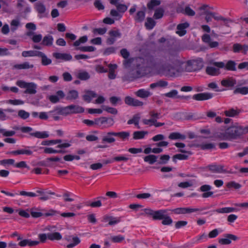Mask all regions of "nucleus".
Returning <instances> with one entry per match:
<instances>
[{
	"instance_id": "nucleus-40",
	"label": "nucleus",
	"mask_w": 248,
	"mask_h": 248,
	"mask_svg": "<svg viewBox=\"0 0 248 248\" xmlns=\"http://www.w3.org/2000/svg\"><path fill=\"white\" fill-rule=\"evenodd\" d=\"M194 240L195 243H200L206 241L208 240V236L205 233H203L201 235L197 236L194 238Z\"/></svg>"
},
{
	"instance_id": "nucleus-48",
	"label": "nucleus",
	"mask_w": 248,
	"mask_h": 248,
	"mask_svg": "<svg viewBox=\"0 0 248 248\" xmlns=\"http://www.w3.org/2000/svg\"><path fill=\"white\" fill-rule=\"evenodd\" d=\"M164 11L161 8H159L155 10L154 17L155 19H158L162 17L164 15Z\"/></svg>"
},
{
	"instance_id": "nucleus-43",
	"label": "nucleus",
	"mask_w": 248,
	"mask_h": 248,
	"mask_svg": "<svg viewBox=\"0 0 248 248\" xmlns=\"http://www.w3.org/2000/svg\"><path fill=\"white\" fill-rule=\"evenodd\" d=\"M155 22L153 18L151 17L147 18L146 22L145 23V26L146 29L151 30L155 27Z\"/></svg>"
},
{
	"instance_id": "nucleus-16",
	"label": "nucleus",
	"mask_w": 248,
	"mask_h": 248,
	"mask_svg": "<svg viewBox=\"0 0 248 248\" xmlns=\"http://www.w3.org/2000/svg\"><path fill=\"white\" fill-rule=\"evenodd\" d=\"M53 56L56 59L61 60L65 61H70L72 58V57L71 55L67 53L56 52L53 54Z\"/></svg>"
},
{
	"instance_id": "nucleus-55",
	"label": "nucleus",
	"mask_w": 248,
	"mask_h": 248,
	"mask_svg": "<svg viewBox=\"0 0 248 248\" xmlns=\"http://www.w3.org/2000/svg\"><path fill=\"white\" fill-rule=\"evenodd\" d=\"M124 239V237L122 235L112 236L110 237V240L114 243H120Z\"/></svg>"
},
{
	"instance_id": "nucleus-9",
	"label": "nucleus",
	"mask_w": 248,
	"mask_h": 248,
	"mask_svg": "<svg viewBox=\"0 0 248 248\" xmlns=\"http://www.w3.org/2000/svg\"><path fill=\"white\" fill-rule=\"evenodd\" d=\"M212 173H220L225 172L224 166L221 165H217V164H212L206 167Z\"/></svg>"
},
{
	"instance_id": "nucleus-53",
	"label": "nucleus",
	"mask_w": 248,
	"mask_h": 248,
	"mask_svg": "<svg viewBox=\"0 0 248 248\" xmlns=\"http://www.w3.org/2000/svg\"><path fill=\"white\" fill-rule=\"evenodd\" d=\"M116 9L122 15L127 10L128 7L124 4H118L116 6Z\"/></svg>"
},
{
	"instance_id": "nucleus-64",
	"label": "nucleus",
	"mask_w": 248,
	"mask_h": 248,
	"mask_svg": "<svg viewBox=\"0 0 248 248\" xmlns=\"http://www.w3.org/2000/svg\"><path fill=\"white\" fill-rule=\"evenodd\" d=\"M115 51L116 48L113 46H110L105 49L103 51V54L105 55H108L115 53Z\"/></svg>"
},
{
	"instance_id": "nucleus-20",
	"label": "nucleus",
	"mask_w": 248,
	"mask_h": 248,
	"mask_svg": "<svg viewBox=\"0 0 248 248\" xmlns=\"http://www.w3.org/2000/svg\"><path fill=\"white\" fill-rule=\"evenodd\" d=\"M96 96V94L92 91H86L83 95V99L88 103H90L93 98Z\"/></svg>"
},
{
	"instance_id": "nucleus-37",
	"label": "nucleus",
	"mask_w": 248,
	"mask_h": 248,
	"mask_svg": "<svg viewBox=\"0 0 248 248\" xmlns=\"http://www.w3.org/2000/svg\"><path fill=\"white\" fill-rule=\"evenodd\" d=\"M234 94L246 95L248 94V87H237L233 91Z\"/></svg>"
},
{
	"instance_id": "nucleus-28",
	"label": "nucleus",
	"mask_w": 248,
	"mask_h": 248,
	"mask_svg": "<svg viewBox=\"0 0 248 248\" xmlns=\"http://www.w3.org/2000/svg\"><path fill=\"white\" fill-rule=\"evenodd\" d=\"M69 106L71 114L82 113L84 111V108L78 105H72Z\"/></svg>"
},
{
	"instance_id": "nucleus-35",
	"label": "nucleus",
	"mask_w": 248,
	"mask_h": 248,
	"mask_svg": "<svg viewBox=\"0 0 248 248\" xmlns=\"http://www.w3.org/2000/svg\"><path fill=\"white\" fill-rule=\"evenodd\" d=\"M236 210L235 208L230 207H223L221 208L217 209L215 210L217 213H230L235 211Z\"/></svg>"
},
{
	"instance_id": "nucleus-51",
	"label": "nucleus",
	"mask_w": 248,
	"mask_h": 248,
	"mask_svg": "<svg viewBox=\"0 0 248 248\" xmlns=\"http://www.w3.org/2000/svg\"><path fill=\"white\" fill-rule=\"evenodd\" d=\"M145 18V12L143 11L137 12L135 19L138 22L142 21Z\"/></svg>"
},
{
	"instance_id": "nucleus-1",
	"label": "nucleus",
	"mask_w": 248,
	"mask_h": 248,
	"mask_svg": "<svg viewBox=\"0 0 248 248\" xmlns=\"http://www.w3.org/2000/svg\"><path fill=\"white\" fill-rule=\"evenodd\" d=\"M176 58V53L170 52L158 57H149L147 62L150 72L154 75L176 77L185 72L200 70L203 66L201 58L180 62L175 60Z\"/></svg>"
},
{
	"instance_id": "nucleus-8",
	"label": "nucleus",
	"mask_w": 248,
	"mask_h": 248,
	"mask_svg": "<svg viewBox=\"0 0 248 248\" xmlns=\"http://www.w3.org/2000/svg\"><path fill=\"white\" fill-rule=\"evenodd\" d=\"M122 217H114L110 216H105L103 218V221L104 222H108L109 226L115 225L121 222Z\"/></svg>"
},
{
	"instance_id": "nucleus-14",
	"label": "nucleus",
	"mask_w": 248,
	"mask_h": 248,
	"mask_svg": "<svg viewBox=\"0 0 248 248\" xmlns=\"http://www.w3.org/2000/svg\"><path fill=\"white\" fill-rule=\"evenodd\" d=\"M44 192L43 190L39 188H36L34 189V191L32 192V197H39V199L43 200L46 201L49 199V197L47 195H45L43 194Z\"/></svg>"
},
{
	"instance_id": "nucleus-12",
	"label": "nucleus",
	"mask_w": 248,
	"mask_h": 248,
	"mask_svg": "<svg viewBox=\"0 0 248 248\" xmlns=\"http://www.w3.org/2000/svg\"><path fill=\"white\" fill-rule=\"evenodd\" d=\"M232 49L234 53L242 52L244 54H246L248 51V45H242L239 43H236L233 45Z\"/></svg>"
},
{
	"instance_id": "nucleus-36",
	"label": "nucleus",
	"mask_w": 248,
	"mask_h": 248,
	"mask_svg": "<svg viewBox=\"0 0 248 248\" xmlns=\"http://www.w3.org/2000/svg\"><path fill=\"white\" fill-rule=\"evenodd\" d=\"M110 15L113 17L115 20H119L123 17V15L117 9H111L110 12Z\"/></svg>"
},
{
	"instance_id": "nucleus-5",
	"label": "nucleus",
	"mask_w": 248,
	"mask_h": 248,
	"mask_svg": "<svg viewBox=\"0 0 248 248\" xmlns=\"http://www.w3.org/2000/svg\"><path fill=\"white\" fill-rule=\"evenodd\" d=\"M34 9L37 13L38 16L40 18L47 16L48 12L45 5L41 2H37L34 4Z\"/></svg>"
},
{
	"instance_id": "nucleus-47",
	"label": "nucleus",
	"mask_w": 248,
	"mask_h": 248,
	"mask_svg": "<svg viewBox=\"0 0 248 248\" xmlns=\"http://www.w3.org/2000/svg\"><path fill=\"white\" fill-rule=\"evenodd\" d=\"M78 78L82 80H86L90 78V76L89 74L85 71L81 72L78 73L77 75Z\"/></svg>"
},
{
	"instance_id": "nucleus-21",
	"label": "nucleus",
	"mask_w": 248,
	"mask_h": 248,
	"mask_svg": "<svg viewBox=\"0 0 248 248\" xmlns=\"http://www.w3.org/2000/svg\"><path fill=\"white\" fill-rule=\"evenodd\" d=\"M148 134V132L146 131H135L133 134V139L135 140L143 139Z\"/></svg>"
},
{
	"instance_id": "nucleus-29",
	"label": "nucleus",
	"mask_w": 248,
	"mask_h": 248,
	"mask_svg": "<svg viewBox=\"0 0 248 248\" xmlns=\"http://www.w3.org/2000/svg\"><path fill=\"white\" fill-rule=\"evenodd\" d=\"M32 136L39 139H45L49 137V133L47 131H35L32 132Z\"/></svg>"
},
{
	"instance_id": "nucleus-15",
	"label": "nucleus",
	"mask_w": 248,
	"mask_h": 248,
	"mask_svg": "<svg viewBox=\"0 0 248 248\" xmlns=\"http://www.w3.org/2000/svg\"><path fill=\"white\" fill-rule=\"evenodd\" d=\"M189 24L187 22L179 24L177 27L176 33L180 36H182L186 33V29L188 27Z\"/></svg>"
},
{
	"instance_id": "nucleus-17",
	"label": "nucleus",
	"mask_w": 248,
	"mask_h": 248,
	"mask_svg": "<svg viewBox=\"0 0 248 248\" xmlns=\"http://www.w3.org/2000/svg\"><path fill=\"white\" fill-rule=\"evenodd\" d=\"M236 83V80L232 77L225 78L221 81V85L225 87H232Z\"/></svg>"
},
{
	"instance_id": "nucleus-25",
	"label": "nucleus",
	"mask_w": 248,
	"mask_h": 248,
	"mask_svg": "<svg viewBox=\"0 0 248 248\" xmlns=\"http://www.w3.org/2000/svg\"><path fill=\"white\" fill-rule=\"evenodd\" d=\"M176 11L177 13H183L188 16H194L195 15V12L189 6H186L185 9L178 8Z\"/></svg>"
},
{
	"instance_id": "nucleus-44",
	"label": "nucleus",
	"mask_w": 248,
	"mask_h": 248,
	"mask_svg": "<svg viewBox=\"0 0 248 248\" xmlns=\"http://www.w3.org/2000/svg\"><path fill=\"white\" fill-rule=\"evenodd\" d=\"M14 68L21 70L29 69L30 67V63L28 62H25L21 64H15L13 66Z\"/></svg>"
},
{
	"instance_id": "nucleus-31",
	"label": "nucleus",
	"mask_w": 248,
	"mask_h": 248,
	"mask_svg": "<svg viewBox=\"0 0 248 248\" xmlns=\"http://www.w3.org/2000/svg\"><path fill=\"white\" fill-rule=\"evenodd\" d=\"M47 238L51 241L60 240L62 239V235L58 232L47 233Z\"/></svg>"
},
{
	"instance_id": "nucleus-41",
	"label": "nucleus",
	"mask_w": 248,
	"mask_h": 248,
	"mask_svg": "<svg viewBox=\"0 0 248 248\" xmlns=\"http://www.w3.org/2000/svg\"><path fill=\"white\" fill-rule=\"evenodd\" d=\"M32 116L34 117H39L42 120H47L48 119V115L47 112H41L40 113L34 112L32 113Z\"/></svg>"
},
{
	"instance_id": "nucleus-33",
	"label": "nucleus",
	"mask_w": 248,
	"mask_h": 248,
	"mask_svg": "<svg viewBox=\"0 0 248 248\" xmlns=\"http://www.w3.org/2000/svg\"><path fill=\"white\" fill-rule=\"evenodd\" d=\"M226 186L229 189L233 188L236 190L239 189L242 187L241 184L234 181H232L228 182L226 184Z\"/></svg>"
},
{
	"instance_id": "nucleus-42",
	"label": "nucleus",
	"mask_w": 248,
	"mask_h": 248,
	"mask_svg": "<svg viewBox=\"0 0 248 248\" xmlns=\"http://www.w3.org/2000/svg\"><path fill=\"white\" fill-rule=\"evenodd\" d=\"M78 97V93L76 90L70 91L66 96L67 100H74L77 99Z\"/></svg>"
},
{
	"instance_id": "nucleus-4",
	"label": "nucleus",
	"mask_w": 248,
	"mask_h": 248,
	"mask_svg": "<svg viewBox=\"0 0 248 248\" xmlns=\"http://www.w3.org/2000/svg\"><path fill=\"white\" fill-rule=\"evenodd\" d=\"M114 124L113 119L102 117L97 118V127L100 128H107L111 127Z\"/></svg>"
},
{
	"instance_id": "nucleus-10",
	"label": "nucleus",
	"mask_w": 248,
	"mask_h": 248,
	"mask_svg": "<svg viewBox=\"0 0 248 248\" xmlns=\"http://www.w3.org/2000/svg\"><path fill=\"white\" fill-rule=\"evenodd\" d=\"M213 96V94L211 93H202L193 95L192 98L197 101H204L211 99Z\"/></svg>"
},
{
	"instance_id": "nucleus-63",
	"label": "nucleus",
	"mask_w": 248,
	"mask_h": 248,
	"mask_svg": "<svg viewBox=\"0 0 248 248\" xmlns=\"http://www.w3.org/2000/svg\"><path fill=\"white\" fill-rule=\"evenodd\" d=\"M160 4V1L158 0H151L147 4L149 9H153L154 7Z\"/></svg>"
},
{
	"instance_id": "nucleus-49",
	"label": "nucleus",
	"mask_w": 248,
	"mask_h": 248,
	"mask_svg": "<svg viewBox=\"0 0 248 248\" xmlns=\"http://www.w3.org/2000/svg\"><path fill=\"white\" fill-rule=\"evenodd\" d=\"M140 119V115L136 114L134 115L131 119H130L128 121L127 124H134L136 125H138L139 124Z\"/></svg>"
},
{
	"instance_id": "nucleus-45",
	"label": "nucleus",
	"mask_w": 248,
	"mask_h": 248,
	"mask_svg": "<svg viewBox=\"0 0 248 248\" xmlns=\"http://www.w3.org/2000/svg\"><path fill=\"white\" fill-rule=\"evenodd\" d=\"M222 230L220 229H215L209 232L208 235V238H214L216 237L220 232H222Z\"/></svg>"
},
{
	"instance_id": "nucleus-39",
	"label": "nucleus",
	"mask_w": 248,
	"mask_h": 248,
	"mask_svg": "<svg viewBox=\"0 0 248 248\" xmlns=\"http://www.w3.org/2000/svg\"><path fill=\"white\" fill-rule=\"evenodd\" d=\"M224 67L227 70L235 71L236 70V63L234 61H229L225 64Z\"/></svg>"
},
{
	"instance_id": "nucleus-54",
	"label": "nucleus",
	"mask_w": 248,
	"mask_h": 248,
	"mask_svg": "<svg viewBox=\"0 0 248 248\" xmlns=\"http://www.w3.org/2000/svg\"><path fill=\"white\" fill-rule=\"evenodd\" d=\"M15 161L13 159H7L0 160V164L5 166L6 165H14Z\"/></svg>"
},
{
	"instance_id": "nucleus-30",
	"label": "nucleus",
	"mask_w": 248,
	"mask_h": 248,
	"mask_svg": "<svg viewBox=\"0 0 248 248\" xmlns=\"http://www.w3.org/2000/svg\"><path fill=\"white\" fill-rule=\"evenodd\" d=\"M8 154H11L14 155H29L31 154V152L29 150L27 149H20L16 151H13L7 153Z\"/></svg>"
},
{
	"instance_id": "nucleus-27",
	"label": "nucleus",
	"mask_w": 248,
	"mask_h": 248,
	"mask_svg": "<svg viewBox=\"0 0 248 248\" xmlns=\"http://www.w3.org/2000/svg\"><path fill=\"white\" fill-rule=\"evenodd\" d=\"M114 136L118 137L122 140L124 141L128 140L130 133L128 131H122L120 132H115Z\"/></svg>"
},
{
	"instance_id": "nucleus-52",
	"label": "nucleus",
	"mask_w": 248,
	"mask_h": 248,
	"mask_svg": "<svg viewBox=\"0 0 248 248\" xmlns=\"http://www.w3.org/2000/svg\"><path fill=\"white\" fill-rule=\"evenodd\" d=\"M88 40V38L87 36H83L79 38L78 40L76 41L73 45L75 46H79L81 44H83L86 42Z\"/></svg>"
},
{
	"instance_id": "nucleus-22",
	"label": "nucleus",
	"mask_w": 248,
	"mask_h": 248,
	"mask_svg": "<svg viewBox=\"0 0 248 248\" xmlns=\"http://www.w3.org/2000/svg\"><path fill=\"white\" fill-rule=\"evenodd\" d=\"M16 84L21 88H26V93H31V83H27L22 80L17 81Z\"/></svg>"
},
{
	"instance_id": "nucleus-32",
	"label": "nucleus",
	"mask_w": 248,
	"mask_h": 248,
	"mask_svg": "<svg viewBox=\"0 0 248 248\" xmlns=\"http://www.w3.org/2000/svg\"><path fill=\"white\" fill-rule=\"evenodd\" d=\"M157 159V156L154 155H149L144 156L143 160L144 162L148 163L150 164H154Z\"/></svg>"
},
{
	"instance_id": "nucleus-2",
	"label": "nucleus",
	"mask_w": 248,
	"mask_h": 248,
	"mask_svg": "<svg viewBox=\"0 0 248 248\" xmlns=\"http://www.w3.org/2000/svg\"><path fill=\"white\" fill-rule=\"evenodd\" d=\"M240 129V126L228 128L223 135L222 140H231L237 139L242 135Z\"/></svg>"
},
{
	"instance_id": "nucleus-7",
	"label": "nucleus",
	"mask_w": 248,
	"mask_h": 248,
	"mask_svg": "<svg viewBox=\"0 0 248 248\" xmlns=\"http://www.w3.org/2000/svg\"><path fill=\"white\" fill-rule=\"evenodd\" d=\"M212 186L209 185H204L200 187V191L203 192L202 196L203 198H207L212 197L214 192L211 191Z\"/></svg>"
},
{
	"instance_id": "nucleus-57",
	"label": "nucleus",
	"mask_w": 248,
	"mask_h": 248,
	"mask_svg": "<svg viewBox=\"0 0 248 248\" xmlns=\"http://www.w3.org/2000/svg\"><path fill=\"white\" fill-rule=\"evenodd\" d=\"M41 58V62L43 65H48L51 64L52 62L51 59L48 58L45 54L43 55Z\"/></svg>"
},
{
	"instance_id": "nucleus-60",
	"label": "nucleus",
	"mask_w": 248,
	"mask_h": 248,
	"mask_svg": "<svg viewBox=\"0 0 248 248\" xmlns=\"http://www.w3.org/2000/svg\"><path fill=\"white\" fill-rule=\"evenodd\" d=\"M80 241L79 239L77 237H74L72 238V243H70L67 245V248H73L80 243Z\"/></svg>"
},
{
	"instance_id": "nucleus-24",
	"label": "nucleus",
	"mask_w": 248,
	"mask_h": 248,
	"mask_svg": "<svg viewBox=\"0 0 248 248\" xmlns=\"http://www.w3.org/2000/svg\"><path fill=\"white\" fill-rule=\"evenodd\" d=\"M54 39L52 36L46 35L42 39L41 44L45 46H51L53 44Z\"/></svg>"
},
{
	"instance_id": "nucleus-13",
	"label": "nucleus",
	"mask_w": 248,
	"mask_h": 248,
	"mask_svg": "<svg viewBox=\"0 0 248 248\" xmlns=\"http://www.w3.org/2000/svg\"><path fill=\"white\" fill-rule=\"evenodd\" d=\"M65 94L63 91H58L55 95H51L48 96L49 100L52 103L58 102L60 99L64 98Z\"/></svg>"
},
{
	"instance_id": "nucleus-38",
	"label": "nucleus",
	"mask_w": 248,
	"mask_h": 248,
	"mask_svg": "<svg viewBox=\"0 0 248 248\" xmlns=\"http://www.w3.org/2000/svg\"><path fill=\"white\" fill-rule=\"evenodd\" d=\"M45 209L32 208V217H39L44 216Z\"/></svg>"
},
{
	"instance_id": "nucleus-50",
	"label": "nucleus",
	"mask_w": 248,
	"mask_h": 248,
	"mask_svg": "<svg viewBox=\"0 0 248 248\" xmlns=\"http://www.w3.org/2000/svg\"><path fill=\"white\" fill-rule=\"evenodd\" d=\"M83 123L87 126L97 127V119L94 120L85 119L83 121Z\"/></svg>"
},
{
	"instance_id": "nucleus-58",
	"label": "nucleus",
	"mask_w": 248,
	"mask_h": 248,
	"mask_svg": "<svg viewBox=\"0 0 248 248\" xmlns=\"http://www.w3.org/2000/svg\"><path fill=\"white\" fill-rule=\"evenodd\" d=\"M178 186L182 188H186L193 186V182L192 181L181 182L178 184Z\"/></svg>"
},
{
	"instance_id": "nucleus-56",
	"label": "nucleus",
	"mask_w": 248,
	"mask_h": 248,
	"mask_svg": "<svg viewBox=\"0 0 248 248\" xmlns=\"http://www.w3.org/2000/svg\"><path fill=\"white\" fill-rule=\"evenodd\" d=\"M162 219V224L164 225H170L172 223V219L167 215V213Z\"/></svg>"
},
{
	"instance_id": "nucleus-26",
	"label": "nucleus",
	"mask_w": 248,
	"mask_h": 248,
	"mask_svg": "<svg viewBox=\"0 0 248 248\" xmlns=\"http://www.w3.org/2000/svg\"><path fill=\"white\" fill-rule=\"evenodd\" d=\"M169 138L171 140H184L186 139V136L184 134H181L179 132H172L169 135Z\"/></svg>"
},
{
	"instance_id": "nucleus-19",
	"label": "nucleus",
	"mask_w": 248,
	"mask_h": 248,
	"mask_svg": "<svg viewBox=\"0 0 248 248\" xmlns=\"http://www.w3.org/2000/svg\"><path fill=\"white\" fill-rule=\"evenodd\" d=\"M135 95L140 98H145L151 95V92L144 89H141L135 93Z\"/></svg>"
},
{
	"instance_id": "nucleus-62",
	"label": "nucleus",
	"mask_w": 248,
	"mask_h": 248,
	"mask_svg": "<svg viewBox=\"0 0 248 248\" xmlns=\"http://www.w3.org/2000/svg\"><path fill=\"white\" fill-rule=\"evenodd\" d=\"M42 40V35L41 34L32 33V41L34 43H39Z\"/></svg>"
},
{
	"instance_id": "nucleus-61",
	"label": "nucleus",
	"mask_w": 248,
	"mask_h": 248,
	"mask_svg": "<svg viewBox=\"0 0 248 248\" xmlns=\"http://www.w3.org/2000/svg\"><path fill=\"white\" fill-rule=\"evenodd\" d=\"M103 109L107 112L112 114H117L118 111L116 108H114L109 107L108 106H104Z\"/></svg>"
},
{
	"instance_id": "nucleus-34",
	"label": "nucleus",
	"mask_w": 248,
	"mask_h": 248,
	"mask_svg": "<svg viewBox=\"0 0 248 248\" xmlns=\"http://www.w3.org/2000/svg\"><path fill=\"white\" fill-rule=\"evenodd\" d=\"M240 110L238 109L231 108L224 111V114L228 117H234L238 115Z\"/></svg>"
},
{
	"instance_id": "nucleus-3",
	"label": "nucleus",
	"mask_w": 248,
	"mask_h": 248,
	"mask_svg": "<svg viewBox=\"0 0 248 248\" xmlns=\"http://www.w3.org/2000/svg\"><path fill=\"white\" fill-rule=\"evenodd\" d=\"M213 66H207L206 68V73L210 76H216L220 74L219 68H224L225 63L223 62H215Z\"/></svg>"
},
{
	"instance_id": "nucleus-46",
	"label": "nucleus",
	"mask_w": 248,
	"mask_h": 248,
	"mask_svg": "<svg viewBox=\"0 0 248 248\" xmlns=\"http://www.w3.org/2000/svg\"><path fill=\"white\" fill-rule=\"evenodd\" d=\"M58 113L59 114L62 115H67L68 114H71L69 106H67L66 107L64 108H58L57 109Z\"/></svg>"
},
{
	"instance_id": "nucleus-59",
	"label": "nucleus",
	"mask_w": 248,
	"mask_h": 248,
	"mask_svg": "<svg viewBox=\"0 0 248 248\" xmlns=\"http://www.w3.org/2000/svg\"><path fill=\"white\" fill-rule=\"evenodd\" d=\"M188 158V155L184 154H176L173 156V160L174 162L176 161L177 159L178 160H186Z\"/></svg>"
},
{
	"instance_id": "nucleus-11",
	"label": "nucleus",
	"mask_w": 248,
	"mask_h": 248,
	"mask_svg": "<svg viewBox=\"0 0 248 248\" xmlns=\"http://www.w3.org/2000/svg\"><path fill=\"white\" fill-rule=\"evenodd\" d=\"M124 102L126 104L134 107H140L143 105L142 102L130 96H126L124 99Z\"/></svg>"
},
{
	"instance_id": "nucleus-18",
	"label": "nucleus",
	"mask_w": 248,
	"mask_h": 248,
	"mask_svg": "<svg viewBox=\"0 0 248 248\" xmlns=\"http://www.w3.org/2000/svg\"><path fill=\"white\" fill-rule=\"evenodd\" d=\"M166 213V210H159L152 213V216L155 220H161L164 217Z\"/></svg>"
},
{
	"instance_id": "nucleus-23",
	"label": "nucleus",
	"mask_w": 248,
	"mask_h": 248,
	"mask_svg": "<svg viewBox=\"0 0 248 248\" xmlns=\"http://www.w3.org/2000/svg\"><path fill=\"white\" fill-rule=\"evenodd\" d=\"M115 132H109L107 133L106 136H104L102 138V141L108 143H111L115 141V139L113 137Z\"/></svg>"
},
{
	"instance_id": "nucleus-6",
	"label": "nucleus",
	"mask_w": 248,
	"mask_h": 248,
	"mask_svg": "<svg viewBox=\"0 0 248 248\" xmlns=\"http://www.w3.org/2000/svg\"><path fill=\"white\" fill-rule=\"evenodd\" d=\"M239 238L236 235L226 233L223 235V237L218 239V243L222 245H230L232 243V241H237Z\"/></svg>"
}]
</instances>
